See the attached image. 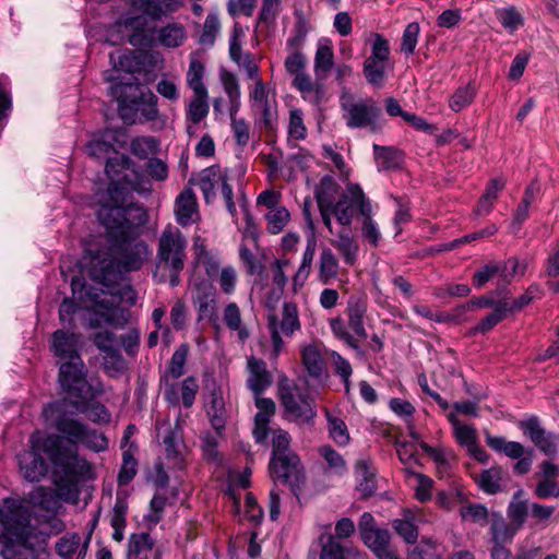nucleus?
Here are the masks:
<instances>
[{"instance_id":"nucleus-56","label":"nucleus","mask_w":559,"mask_h":559,"mask_svg":"<svg viewBox=\"0 0 559 559\" xmlns=\"http://www.w3.org/2000/svg\"><path fill=\"white\" fill-rule=\"evenodd\" d=\"M163 443L165 445L167 459L173 460L176 466H181L182 444L179 435L174 430H168L164 437Z\"/></svg>"},{"instance_id":"nucleus-28","label":"nucleus","mask_w":559,"mask_h":559,"mask_svg":"<svg viewBox=\"0 0 559 559\" xmlns=\"http://www.w3.org/2000/svg\"><path fill=\"white\" fill-rule=\"evenodd\" d=\"M225 173L226 170H223L218 165L210 166L201 171L198 185L207 204L214 201L216 187L221 186Z\"/></svg>"},{"instance_id":"nucleus-53","label":"nucleus","mask_w":559,"mask_h":559,"mask_svg":"<svg viewBox=\"0 0 559 559\" xmlns=\"http://www.w3.org/2000/svg\"><path fill=\"white\" fill-rule=\"evenodd\" d=\"M103 366L105 372L111 378H116L127 370V361L118 348L104 354Z\"/></svg>"},{"instance_id":"nucleus-33","label":"nucleus","mask_w":559,"mask_h":559,"mask_svg":"<svg viewBox=\"0 0 559 559\" xmlns=\"http://www.w3.org/2000/svg\"><path fill=\"white\" fill-rule=\"evenodd\" d=\"M88 400H73L72 405L78 412L86 414L87 418L98 425H107L111 420L108 408L98 402L87 403Z\"/></svg>"},{"instance_id":"nucleus-25","label":"nucleus","mask_w":559,"mask_h":559,"mask_svg":"<svg viewBox=\"0 0 559 559\" xmlns=\"http://www.w3.org/2000/svg\"><path fill=\"white\" fill-rule=\"evenodd\" d=\"M206 415L213 429L217 432H223L226 425L227 412L222 390L217 388L215 383L212 384L211 394L206 402Z\"/></svg>"},{"instance_id":"nucleus-40","label":"nucleus","mask_w":559,"mask_h":559,"mask_svg":"<svg viewBox=\"0 0 559 559\" xmlns=\"http://www.w3.org/2000/svg\"><path fill=\"white\" fill-rule=\"evenodd\" d=\"M415 515L412 511L406 510L403 513V518L395 519L392 522V526L396 534L401 536L406 543L414 544L418 538V528L415 525Z\"/></svg>"},{"instance_id":"nucleus-9","label":"nucleus","mask_w":559,"mask_h":559,"mask_svg":"<svg viewBox=\"0 0 559 559\" xmlns=\"http://www.w3.org/2000/svg\"><path fill=\"white\" fill-rule=\"evenodd\" d=\"M281 403L287 420L298 425L312 424L317 416L313 399L297 385H281Z\"/></svg>"},{"instance_id":"nucleus-45","label":"nucleus","mask_w":559,"mask_h":559,"mask_svg":"<svg viewBox=\"0 0 559 559\" xmlns=\"http://www.w3.org/2000/svg\"><path fill=\"white\" fill-rule=\"evenodd\" d=\"M330 329L333 335L343 341L347 346L354 349L359 356H365V352L361 349L358 338L349 333L347 325L341 318H333L329 321Z\"/></svg>"},{"instance_id":"nucleus-57","label":"nucleus","mask_w":559,"mask_h":559,"mask_svg":"<svg viewBox=\"0 0 559 559\" xmlns=\"http://www.w3.org/2000/svg\"><path fill=\"white\" fill-rule=\"evenodd\" d=\"M204 71V64L199 59L192 57L187 72V83L193 92L207 91L203 83Z\"/></svg>"},{"instance_id":"nucleus-17","label":"nucleus","mask_w":559,"mask_h":559,"mask_svg":"<svg viewBox=\"0 0 559 559\" xmlns=\"http://www.w3.org/2000/svg\"><path fill=\"white\" fill-rule=\"evenodd\" d=\"M340 189V185L331 176H324L314 189V198L322 223L328 231H332V223L329 219L328 211L337 201Z\"/></svg>"},{"instance_id":"nucleus-32","label":"nucleus","mask_w":559,"mask_h":559,"mask_svg":"<svg viewBox=\"0 0 559 559\" xmlns=\"http://www.w3.org/2000/svg\"><path fill=\"white\" fill-rule=\"evenodd\" d=\"M340 271V262L330 248H324L319 258L318 281L322 285H329L334 281Z\"/></svg>"},{"instance_id":"nucleus-20","label":"nucleus","mask_w":559,"mask_h":559,"mask_svg":"<svg viewBox=\"0 0 559 559\" xmlns=\"http://www.w3.org/2000/svg\"><path fill=\"white\" fill-rule=\"evenodd\" d=\"M116 142L121 146L126 144V134L120 130H106L102 139L92 140L85 146L86 154L95 158H105L114 155V144Z\"/></svg>"},{"instance_id":"nucleus-38","label":"nucleus","mask_w":559,"mask_h":559,"mask_svg":"<svg viewBox=\"0 0 559 559\" xmlns=\"http://www.w3.org/2000/svg\"><path fill=\"white\" fill-rule=\"evenodd\" d=\"M447 417L460 445L468 450L477 443V431L473 426L461 423L455 413H449Z\"/></svg>"},{"instance_id":"nucleus-8","label":"nucleus","mask_w":559,"mask_h":559,"mask_svg":"<svg viewBox=\"0 0 559 559\" xmlns=\"http://www.w3.org/2000/svg\"><path fill=\"white\" fill-rule=\"evenodd\" d=\"M71 288L73 296H76L79 300L91 301L96 308L102 309V312H97V314L102 317L106 324L114 328H123L128 324L129 312L116 306L111 300L103 298V292L98 293L92 287H87L79 277L72 278Z\"/></svg>"},{"instance_id":"nucleus-37","label":"nucleus","mask_w":559,"mask_h":559,"mask_svg":"<svg viewBox=\"0 0 559 559\" xmlns=\"http://www.w3.org/2000/svg\"><path fill=\"white\" fill-rule=\"evenodd\" d=\"M485 441L487 445L496 452L504 453L512 460L521 459L527 453V449L516 441H508L503 437L486 435Z\"/></svg>"},{"instance_id":"nucleus-19","label":"nucleus","mask_w":559,"mask_h":559,"mask_svg":"<svg viewBox=\"0 0 559 559\" xmlns=\"http://www.w3.org/2000/svg\"><path fill=\"white\" fill-rule=\"evenodd\" d=\"M127 559H162V549L148 533L132 534L128 540Z\"/></svg>"},{"instance_id":"nucleus-16","label":"nucleus","mask_w":559,"mask_h":559,"mask_svg":"<svg viewBox=\"0 0 559 559\" xmlns=\"http://www.w3.org/2000/svg\"><path fill=\"white\" fill-rule=\"evenodd\" d=\"M192 304L198 312L197 320H216V289L207 282H200L193 286Z\"/></svg>"},{"instance_id":"nucleus-44","label":"nucleus","mask_w":559,"mask_h":559,"mask_svg":"<svg viewBox=\"0 0 559 559\" xmlns=\"http://www.w3.org/2000/svg\"><path fill=\"white\" fill-rule=\"evenodd\" d=\"M386 61H379L366 58L362 64V72L372 86L381 88L385 81Z\"/></svg>"},{"instance_id":"nucleus-54","label":"nucleus","mask_w":559,"mask_h":559,"mask_svg":"<svg viewBox=\"0 0 559 559\" xmlns=\"http://www.w3.org/2000/svg\"><path fill=\"white\" fill-rule=\"evenodd\" d=\"M362 539L369 548L379 555L389 548L390 534L386 530H365Z\"/></svg>"},{"instance_id":"nucleus-48","label":"nucleus","mask_w":559,"mask_h":559,"mask_svg":"<svg viewBox=\"0 0 559 559\" xmlns=\"http://www.w3.org/2000/svg\"><path fill=\"white\" fill-rule=\"evenodd\" d=\"M189 346L181 344L173 354L167 370L162 377L178 379L185 373V366L187 364Z\"/></svg>"},{"instance_id":"nucleus-49","label":"nucleus","mask_w":559,"mask_h":559,"mask_svg":"<svg viewBox=\"0 0 559 559\" xmlns=\"http://www.w3.org/2000/svg\"><path fill=\"white\" fill-rule=\"evenodd\" d=\"M521 492L522 491H518L514 493L507 511L511 523L514 524L519 530L524 525L526 518L530 514V504H527L526 501L519 499Z\"/></svg>"},{"instance_id":"nucleus-29","label":"nucleus","mask_w":559,"mask_h":559,"mask_svg":"<svg viewBox=\"0 0 559 559\" xmlns=\"http://www.w3.org/2000/svg\"><path fill=\"white\" fill-rule=\"evenodd\" d=\"M133 3L154 20L178 11L183 4L182 0H133Z\"/></svg>"},{"instance_id":"nucleus-63","label":"nucleus","mask_w":559,"mask_h":559,"mask_svg":"<svg viewBox=\"0 0 559 559\" xmlns=\"http://www.w3.org/2000/svg\"><path fill=\"white\" fill-rule=\"evenodd\" d=\"M81 546V537L78 534L63 536L56 543V551L62 559H72Z\"/></svg>"},{"instance_id":"nucleus-52","label":"nucleus","mask_w":559,"mask_h":559,"mask_svg":"<svg viewBox=\"0 0 559 559\" xmlns=\"http://www.w3.org/2000/svg\"><path fill=\"white\" fill-rule=\"evenodd\" d=\"M316 247H317L316 238L313 236L308 238L307 246H306L304 254H302L301 264L294 276L295 285H297L299 281H300V284H302L305 282V280L309 276V274L311 272L312 261H313V258L316 254Z\"/></svg>"},{"instance_id":"nucleus-41","label":"nucleus","mask_w":559,"mask_h":559,"mask_svg":"<svg viewBox=\"0 0 559 559\" xmlns=\"http://www.w3.org/2000/svg\"><path fill=\"white\" fill-rule=\"evenodd\" d=\"M186 39L185 26L180 23H169L158 32V41L167 48H176L183 44Z\"/></svg>"},{"instance_id":"nucleus-10","label":"nucleus","mask_w":559,"mask_h":559,"mask_svg":"<svg viewBox=\"0 0 559 559\" xmlns=\"http://www.w3.org/2000/svg\"><path fill=\"white\" fill-rule=\"evenodd\" d=\"M267 329L273 345V354L277 357L284 348L283 336L292 337L295 332L301 329L297 305L294 301H285L281 317L276 314L267 316Z\"/></svg>"},{"instance_id":"nucleus-42","label":"nucleus","mask_w":559,"mask_h":559,"mask_svg":"<svg viewBox=\"0 0 559 559\" xmlns=\"http://www.w3.org/2000/svg\"><path fill=\"white\" fill-rule=\"evenodd\" d=\"M132 103L136 106V110L141 112L145 121H154L158 118V98L151 91L134 96Z\"/></svg>"},{"instance_id":"nucleus-11","label":"nucleus","mask_w":559,"mask_h":559,"mask_svg":"<svg viewBox=\"0 0 559 559\" xmlns=\"http://www.w3.org/2000/svg\"><path fill=\"white\" fill-rule=\"evenodd\" d=\"M58 378L62 390L73 400L93 397L92 386L86 380L81 356H74L73 360L61 364Z\"/></svg>"},{"instance_id":"nucleus-13","label":"nucleus","mask_w":559,"mask_h":559,"mask_svg":"<svg viewBox=\"0 0 559 559\" xmlns=\"http://www.w3.org/2000/svg\"><path fill=\"white\" fill-rule=\"evenodd\" d=\"M114 254L111 250L110 252L98 251L92 257L90 276L94 282L108 287L121 278L123 270Z\"/></svg>"},{"instance_id":"nucleus-59","label":"nucleus","mask_w":559,"mask_h":559,"mask_svg":"<svg viewBox=\"0 0 559 559\" xmlns=\"http://www.w3.org/2000/svg\"><path fill=\"white\" fill-rule=\"evenodd\" d=\"M319 454L324 459L329 468L336 474H344L347 471V464L344 457L331 445H322Z\"/></svg>"},{"instance_id":"nucleus-18","label":"nucleus","mask_w":559,"mask_h":559,"mask_svg":"<svg viewBox=\"0 0 559 559\" xmlns=\"http://www.w3.org/2000/svg\"><path fill=\"white\" fill-rule=\"evenodd\" d=\"M519 426L523 433L527 436L535 447L543 453L548 456L557 453V444L554 436L542 427L537 416H531L530 418L520 421Z\"/></svg>"},{"instance_id":"nucleus-50","label":"nucleus","mask_w":559,"mask_h":559,"mask_svg":"<svg viewBox=\"0 0 559 559\" xmlns=\"http://www.w3.org/2000/svg\"><path fill=\"white\" fill-rule=\"evenodd\" d=\"M252 110L255 116V122L259 124L260 128H263L265 130L274 129L277 119L275 102H270L266 104L255 106V108H252Z\"/></svg>"},{"instance_id":"nucleus-12","label":"nucleus","mask_w":559,"mask_h":559,"mask_svg":"<svg viewBox=\"0 0 559 559\" xmlns=\"http://www.w3.org/2000/svg\"><path fill=\"white\" fill-rule=\"evenodd\" d=\"M31 521V511L23 502L7 498L0 504V526L3 525L8 533L22 536Z\"/></svg>"},{"instance_id":"nucleus-5","label":"nucleus","mask_w":559,"mask_h":559,"mask_svg":"<svg viewBox=\"0 0 559 559\" xmlns=\"http://www.w3.org/2000/svg\"><path fill=\"white\" fill-rule=\"evenodd\" d=\"M105 174L109 179L108 187L98 199L99 210L128 209L126 197L128 188L134 189L139 183V173L134 162L127 155L114 151V155L107 158Z\"/></svg>"},{"instance_id":"nucleus-6","label":"nucleus","mask_w":559,"mask_h":559,"mask_svg":"<svg viewBox=\"0 0 559 559\" xmlns=\"http://www.w3.org/2000/svg\"><path fill=\"white\" fill-rule=\"evenodd\" d=\"M43 415L46 420L52 423L58 432L67 438L69 443H81L94 452H103L108 449V439L103 432L67 414L66 401L50 403L44 408Z\"/></svg>"},{"instance_id":"nucleus-62","label":"nucleus","mask_w":559,"mask_h":559,"mask_svg":"<svg viewBox=\"0 0 559 559\" xmlns=\"http://www.w3.org/2000/svg\"><path fill=\"white\" fill-rule=\"evenodd\" d=\"M474 97H475V91L472 86H469V85L461 86L451 96V98L449 100V107L453 111L459 112L463 108H465L469 104H472Z\"/></svg>"},{"instance_id":"nucleus-7","label":"nucleus","mask_w":559,"mask_h":559,"mask_svg":"<svg viewBox=\"0 0 559 559\" xmlns=\"http://www.w3.org/2000/svg\"><path fill=\"white\" fill-rule=\"evenodd\" d=\"M342 108L349 129L367 128L370 132L378 133L384 127L382 108L373 98L348 97L342 102Z\"/></svg>"},{"instance_id":"nucleus-51","label":"nucleus","mask_w":559,"mask_h":559,"mask_svg":"<svg viewBox=\"0 0 559 559\" xmlns=\"http://www.w3.org/2000/svg\"><path fill=\"white\" fill-rule=\"evenodd\" d=\"M309 32V25L306 19L298 17L294 24L292 35L286 40V48L289 52H301V47L306 41Z\"/></svg>"},{"instance_id":"nucleus-4","label":"nucleus","mask_w":559,"mask_h":559,"mask_svg":"<svg viewBox=\"0 0 559 559\" xmlns=\"http://www.w3.org/2000/svg\"><path fill=\"white\" fill-rule=\"evenodd\" d=\"M187 239L179 228L168 225L158 238L154 277L171 287L180 283L187 259Z\"/></svg>"},{"instance_id":"nucleus-3","label":"nucleus","mask_w":559,"mask_h":559,"mask_svg":"<svg viewBox=\"0 0 559 559\" xmlns=\"http://www.w3.org/2000/svg\"><path fill=\"white\" fill-rule=\"evenodd\" d=\"M368 212H372L371 203L357 183H348L346 190L340 194L337 201L328 211L330 222L332 223L334 217L338 224L337 228L332 225V231H329L334 236L330 243L348 265L355 264L359 250L352 234L353 219L356 214L364 216L368 215Z\"/></svg>"},{"instance_id":"nucleus-39","label":"nucleus","mask_w":559,"mask_h":559,"mask_svg":"<svg viewBox=\"0 0 559 559\" xmlns=\"http://www.w3.org/2000/svg\"><path fill=\"white\" fill-rule=\"evenodd\" d=\"M294 86L300 91L306 100L312 104H319L322 100V86L318 83H313L310 75L307 73L304 72L294 76Z\"/></svg>"},{"instance_id":"nucleus-43","label":"nucleus","mask_w":559,"mask_h":559,"mask_svg":"<svg viewBox=\"0 0 559 559\" xmlns=\"http://www.w3.org/2000/svg\"><path fill=\"white\" fill-rule=\"evenodd\" d=\"M223 319L230 331H237L238 337L241 341L249 337L250 333L248 329L242 325L241 311L236 302H229L226 305L223 311Z\"/></svg>"},{"instance_id":"nucleus-55","label":"nucleus","mask_w":559,"mask_h":559,"mask_svg":"<svg viewBox=\"0 0 559 559\" xmlns=\"http://www.w3.org/2000/svg\"><path fill=\"white\" fill-rule=\"evenodd\" d=\"M508 308H506L500 300H498L496 307L493 310L486 316L481 321L478 323L477 326L474 328V333H481L485 334L488 331H490L492 328H495L499 322H501L503 319L508 317Z\"/></svg>"},{"instance_id":"nucleus-60","label":"nucleus","mask_w":559,"mask_h":559,"mask_svg":"<svg viewBox=\"0 0 559 559\" xmlns=\"http://www.w3.org/2000/svg\"><path fill=\"white\" fill-rule=\"evenodd\" d=\"M290 218L288 210L284 206L276 207L266 214L267 230L272 234L281 233Z\"/></svg>"},{"instance_id":"nucleus-47","label":"nucleus","mask_w":559,"mask_h":559,"mask_svg":"<svg viewBox=\"0 0 559 559\" xmlns=\"http://www.w3.org/2000/svg\"><path fill=\"white\" fill-rule=\"evenodd\" d=\"M373 153L381 169L390 170L400 167L401 152L399 150L373 144Z\"/></svg>"},{"instance_id":"nucleus-34","label":"nucleus","mask_w":559,"mask_h":559,"mask_svg":"<svg viewBox=\"0 0 559 559\" xmlns=\"http://www.w3.org/2000/svg\"><path fill=\"white\" fill-rule=\"evenodd\" d=\"M491 539L495 545H503L511 542L519 528L508 523L500 513H493L490 519Z\"/></svg>"},{"instance_id":"nucleus-61","label":"nucleus","mask_w":559,"mask_h":559,"mask_svg":"<svg viewBox=\"0 0 559 559\" xmlns=\"http://www.w3.org/2000/svg\"><path fill=\"white\" fill-rule=\"evenodd\" d=\"M420 33V27L417 22H412L406 25L403 35H402V43H401V51L405 53L406 56H411L415 52L418 37Z\"/></svg>"},{"instance_id":"nucleus-15","label":"nucleus","mask_w":559,"mask_h":559,"mask_svg":"<svg viewBox=\"0 0 559 559\" xmlns=\"http://www.w3.org/2000/svg\"><path fill=\"white\" fill-rule=\"evenodd\" d=\"M160 385L165 400L171 405H179L180 403L189 408L193 405L195 395L199 391V384L194 377H187L180 384V394L178 385L170 382L167 377H160Z\"/></svg>"},{"instance_id":"nucleus-23","label":"nucleus","mask_w":559,"mask_h":559,"mask_svg":"<svg viewBox=\"0 0 559 559\" xmlns=\"http://www.w3.org/2000/svg\"><path fill=\"white\" fill-rule=\"evenodd\" d=\"M138 90L136 86L128 83H118L109 87V94L117 99L118 110L121 119L129 124L136 122V106L129 97V92Z\"/></svg>"},{"instance_id":"nucleus-46","label":"nucleus","mask_w":559,"mask_h":559,"mask_svg":"<svg viewBox=\"0 0 559 559\" xmlns=\"http://www.w3.org/2000/svg\"><path fill=\"white\" fill-rule=\"evenodd\" d=\"M325 417L328 420L329 435L333 441L338 445H347L350 437L345 421L334 416L329 409H325Z\"/></svg>"},{"instance_id":"nucleus-31","label":"nucleus","mask_w":559,"mask_h":559,"mask_svg":"<svg viewBox=\"0 0 559 559\" xmlns=\"http://www.w3.org/2000/svg\"><path fill=\"white\" fill-rule=\"evenodd\" d=\"M506 472L500 466H492L475 475L474 479L477 486L488 495H495L502 491Z\"/></svg>"},{"instance_id":"nucleus-24","label":"nucleus","mask_w":559,"mask_h":559,"mask_svg":"<svg viewBox=\"0 0 559 559\" xmlns=\"http://www.w3.org/2000/svg\"><path fill=\"white\" fill-rule=\"evenodd\" d=\"M51 349L53 354L64 360L70 361L79 355V335L73 332L57 330L52 334Z\"/></svg>"},{"instance_id":"nucleus-22","label":"nucleus","mask_w":559,"mask_h":559,"mask_svg":"<svg viewBox=\"0 0 559 559\" xmlns=\"http://www.w3.org/2000/svg\"><path fill=\"white\" fill-rule=\"evenodd\" d=\"M248 379L247 386L254 395H260L272 384V374L266 364L255 357H249L247 361Z\"/></svg>"},{"instance_id":"nucleus-21","label":"nucleus","mask_w":559,"mask_h":559,"mask_svg":"<svg viewBox=\"0 0 559 559\" xmlns=\"http://www.w3.org/2000/svg\"><path fill=\"white\" fill-rule=\"evenodd\" d=\"M175 214L177 223L182 227L199 218L197 195L190 187L185 188L176 198Z\"/></svg>"},{"instance_id":"nucleus-26","label":"nucleus","mask_w":559,"mask_h":559,"mask_svg":"<svg viewBox=\"0 0 559 559\" xmlns=\"http://www.w3.org/2000/svg\"><path fill=\"white\" fill-rule=\"evenodd\" d=\"M355 476L358 481L357 489L361 497L368 498L376 492V468L370 459H359L355 464Z\"/></svg>"},{"instance_id":"nucleus-36","label":"nucleus","mask_w":559,"mask_h":559,"mask_svg":"<svg viewBox=\"0 0 559 559\" xmlns=\"http://www.w3.org/2000/svg\"><path fill=\"white\" fill-rule=\"evenodd\" d=\"M334 66L332 46L325 40L320 41L314 56V74L317 80H324Z\"/></svg>"},{"instance_id":"nucleus-1","label":"nucleus","mask_w":559,"mask_h":559,"mask_svg":"<svg viewBox=\"0 0 559 559\" xmlns=\"http://www.w3.org/2000/svg\"><path fill=\"white\" fill-rule=\"evenodd\" d=\"M97 217L106 228L110 250L118 257L123 272L140 270L151 253L144 240H134L147 222L144 207L133 203L128 209L105 207L97 211Z\"/></svg>"},{"instance_id":"nucleus-27","label":"nucleus","mask_w":559,"mask_h":559,"mask_svg":"<svg viewBox=\"0 0 559 559\" xmlns=\"http://www.w3.org/2000/svg\"><path fill=\"white\" fill-rule=\"evenodd\" d=\"M301 361L308 374L313 379H321L326 374V365L318 344H308L301 347Z\"/></svg>"},{"instance_id":"nucleus-30","label":"nucleus","mask_w":559,"mask_h":559,"mask_svg":"<svg viewBox=\"0 0 559 559\" xmlns=\"http://www.w3.org/2000/svg\"><path fill=\"white\" fill-rule=\"evenodd\" d=\"M346 313L348 317V328L357 337L361 340L367 338L368 334L364 324V318L367 313L366 301L352 297L348 301Z\"/></svg>"},{"instance_id":"nucleus-35","label":"nucleus","mask_w":559,"mask_h":559,"mask_svg":"<svg viewBox=\"0 0 559 559\" xmlns=\"http://www.w3.org/2000/svg\"><path fill=\"white\" fill-rule=\"evenodd\" d=\"M207 91L193 92L186 110V120L192 124L200 123L210 111Z\"/></svg>"},{"instance_id":"nucleus-14","label":"nucleus","mask_w":559,"mask_h":559,"mask_svg":"<svg viewBox=\"0 0 559 559\" xmlns=\"http://www.w3.org/2000/svg\"><path fill=\"white\" fill-rule=\"evenodd\" d=\"M270 473L274 479H281L293 490L304 480L300 460L295 453L271 457Z\"/></svg>"},{"instance_id":"nucleus-64","label":"nucleus","mask_w":559,"mask_h":559,"mask_svg":"<svg viewBox=\"0 0 559 559\" xmlns=\"http://www.w3.org/2000/svg\"><path fill=\"white\" fill-rule=\"evenodd\" d=\"M496 16L500 24L510 32H514L523 25L521 14L513 7L497 10Z\"/></svg>"},{"instance_id":"nucleus-2","label":"nucleus","mask_w":559,"mask_h":559,"mask_svg":"<svg viewBox=\"0 0 559 559\" xmlns=\"http://www.w3.org/2000/svg\"><path fill=\"white\" fill-rule=\"evenodd\" d=\"M28 443L29 450L17 455L21 474L28 481H39L48 472L41 452L67 476H83L91 469L88 462L80 457L75 449L64 445L59 435L44 437L35 431L29 436Z\"/></svg>"},{"instance_id":"nucleus-58","label":"nucleus","mask_w":559,"mask_h":559,"mask_svg":"<svg viewBox=\"0 0 559 559\" xmlns=\"http://www.w3.org/2000/svg\"><path fill=\"white\" fill-rule=\"evenodd\" d=\"M157 145L153 136H138L131 141L130 150L134 156L145 159L156 152Z\"/></svg>"}]
</instances>
